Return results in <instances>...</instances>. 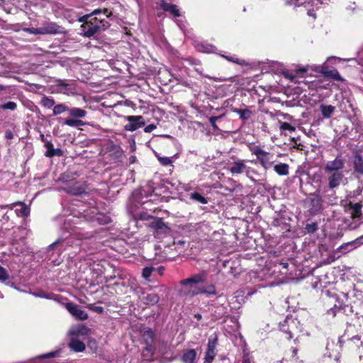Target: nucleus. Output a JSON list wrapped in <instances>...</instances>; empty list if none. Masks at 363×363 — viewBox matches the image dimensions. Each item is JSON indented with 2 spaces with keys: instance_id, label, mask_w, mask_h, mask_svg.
<instances>
[{
  "instance_id": "nucleus-1",
  "label": "nucleus",
  "mask_w": 363,
  "mask_h": 363,
  "mask_svg": "<svg viewBox=\"0 0 363 363\" xmlns=\"http://www.w3.org/2000/svg\"><path fill=\"white\" fill-rule=\"evenodd\" d=\"M115 291L127 293L133 290V293L138 297L140 304L144 306L155 305L159 301V296L156 294H148L142 286L133 287L135 279L126 271L115 269Z\"/></svg>"
},
{
  "instance_id": "nucleus-2",
  "label": "nucleus",
  "mask_w": 363,
  "mask_h": 363,
  "mask_svg": "<svg viewBox=\"0 0 363 363\" xmlns=\"http://www.w3.org/2000/svg\"><path fill=\"white\" fill-rule=\"evenodd\" d=\"M207 273L201 271L199 273L193 274L191 277L182 279L179 281V293L182 296L193 297L201 294L199 284L206 280Z\"/></svg>"
},
{
  "instance_id": "nucleus-3",
  "label": "nucleus",
  "mask_w": 363,
  "mask_h": 363,
  "mask_svg": "<svg viewBox=\"0 0 363 363\" xmlns=\"http://www.w3.org/2000/svg\"><path fill=\"white\" fill-rule=\"evenodd\" d=\"M98 13H99V11L95 10L92 14L83 17V18H85L86 20L81 26L80 33L82 35L89 38L94 36L100 29L104 28V20L99 19L93 15ZM79 21H82V18H80Z\"/></svg>"
},
{
  "instance_id": "nucleus-4",
  "label": "nucleus",
  "mask_w": 363,
  "mask_h": 363,
  "mask_svg": "<svg viewBox=\"0 0 363 363\" xmlns=\"http://www.w3.org/2000/svg\"><path fill=\"white\" fill-rule=\"evenodd\" d=\"M228 170L232 175L244 174L252 182H255L252 175L257 174L256 170L247 165V160L237 159L229 163Z\"/></svg>"
},
{
  "instance_id": "nucleus-5",
  "label": "nucleus",
  "mask_w": 363,
  "mask_h": 363,
  "mask_svg": "<svg viewBox=\"0 0 363 363\" xmlns=\"http://www.w3.org/2000/svg\"><path fill=\"white\" fill-rule=\"evenodd\" d=\"M248 148L251 153L256 156L257 160L264 169H268L272 166L274 162L272 153L266 152L260 146L252 144L248 145Z\"/></svg>"
},
{
  "instance_id": "nucleus-6",
  "label": "nucleus",
  "mask_w": 363,
  "mask_h": 363,
  "mask_svg": "<svg viewBox=\"0 0 363 363\" xmlns=\"http://www.w3.org/2000/svg\"><path fill=\"white\" fill-rule=\"evenodd\" d=\"M142 337L146 345L143 351L144 356H152L155 351V335L153 331L150 328H144L142 330Z\"/></svg>"
},
{
  "instance_id": "nucleus-7",
  "label": "nucleus",
  "mask_w": 363,
  "mask_h": 363,
  "mask_svg": "<svg viewBox=\"0 0 363 363\" xmlns=\"http://www.w3.org/2000/svg\"><path fill=\"white\" fill-rule=\"evenodd\" d=\"M345 160L338 155L333 160L328 161L324 167L325 172H342L345 167Z\"/></svg>"
},
{
  "instance_id": "nucleus-8",
  "label": "nucleus",
  "mask_w": 363,
  "mask_h": 363,
  "mask_svg": "<svg viewBox=\"0 0 363 363\" xmlns=\"http://www.w3.org/2000/svg\"><path fill=\"white\" fill-rule=\"evenodd\" d=\"M328 174V188L330 189H335L340 186L342 183L345 175L342 172H326Z\"/></svg>"
},
{
  "instance_id": "nucleus-9",
  "label": "nucleus",
  "mask_w": 363,
  "mask_h": 363,
  "mask_svg": "<svg viewBox=\"0 0 363 363\" xmlns=\"http://www.w3.org/2000/svg\"><path fill=\"white\" fill-rule=\"evenodd\" d=\"M128 123L125 125V129L128 131H134L145 125L143 117L141 116H128Z\"/></svg>"
},
{
  "instance_id": "nucleus-10",
  "label": "nucleus",
  "mask_w": 363,
  "mask_h": 363,
  "mask_svg": "<svg viewBox=\"0 0 363 363\" xmlns=\"http://www.w3.org/2000/svg\"><path fill=\"white\" fill-rule=\"evenodd\" d=\"M337 311H342V313L347 315H351L353 313V308L349 304H343L339 300L337 301V303L334 305V308H332L328 311L329 315L332 316L336 315Z\"/></svg>"
},
{
  "instance_id": "nucleus-11",
  "label": "nucleus",
  "mask_w": 363,
  "mask_h": 363,
  "mask_svg": "<svg viewBox=\"0 0 363 363\" xmlns=\"http://www.w3.org/2000/svg\"><path fill=\"white\" fill-rule=\"evenodd\" d=\"M65 307L67 310L76 318L82 320L88 318L87 313L82 310L80 306L69 302L66 303Z\"/></svg>"
},
{
  "instance_id": "nucleus-12",
  "label": "nucleus",
  "mask_w": 363,
  "mask_h": 363,
  "mask_svg": "<svg viewBox=\"0 0 363 363\" xmlns=\"http://www.w3.org/2000/svg\"><path fill=\"white\" fill-rule=\"evenodd\" d=\"M148 225L157 234H167L169 233V228L161 218L154 217Z\"/></svg>"
},
{
  "instance_id": "nucleus-13",
  "label": "nucleus",
  "mask_w": 363,
  "mask_h": 363,
  "mask_svg": "<svg viewBox=\"0 0 363 363\" xmlns=\"http://www.w3.org/2000/svg\"><path fill=\"white\" fill-rule=\"evenodd\" d=\"M217 344L216 338H210L208 341L207 350L205 354V363H211L216 355V346Z\"/></svg>"
},
{
  "instance_id": "nucleus-14",
  "label": "nucleus",
  "mask_w": 363,
  "mask_h": 363,
  "mask_svg": "<svg viewBox=\"0 0 363 363\" xmlns=\"http://www.w3.org/2000/svg\"><path fill=\"white\" fill-rule=\"evenodd\" d=\"M323 202L328 205H334L337 201V197L334 189H330L328 186L324 188L321 195H320Z\"/></svg>"
},
{
  "instance_id": "nucleus-15",
  "label": "nucleus",
  "mask_w": 363,
  "mask_h": 363,
  "mask_svg": "<svg viewBox=\"0 0 363 363\" xmlns=\"http://www.w3.org/2000/svg\"><path fill=\"white\" fill-rule=\"evenodd\" d=\"M362 244H363V235L352 242H349L342 245L337 248V251L342 253H347Z\"/></svg>"
},
{
  "instance_id": "nucleus-16",
  "label": "nucleus",
  "mask_w": 363,
  "mask_h": 363,
  "mask_svg": "<svg viewBox=\"0 0 363 363\" xmlns=\"http://www.w3.org/2000/svg\"><path fill=\"white\" fill-rule=\"evenodd\" d=\"M64 191L72 195H82L86 192L85 185L80 183H74L64 189Z\"/></svg>"
},
{
  "instance_id": "nucleus-17",
  "label": "nucleus",
  "mask_w": 363,
  "mask_h": 363,
  "mask_svg": "<svg viewBox=\"0 0 363 363\" xmlns=\"http://www.w3.org/2000/svg\"><path fill=\"white\" fill-rule=\"evenodd\" d=\"M62 29L61 26L55 23H47L43 27H40L42 35L60 33Z\"/></svg>"
},
{
  "instance_id": "nucleus-18",
  "label": "nucleus",
  "mask_w": 363,
  "mask_h": 363,
  "mask_svg": "<svg viewBox=\"0 0 363 363\" xmlns=\"http://www.w3.org/2000/svg\"><path fill=\"white\" fill-rule=\"evenodd\" d=\"M70 341L68 344V347L70 350L74 351L75 352H82L85 348V344L80 341L78 338H75L73 337H70Z\"/></svg>"
},
{
  "instance_id": "nucleus-19",
  "label": "nucleus",
  "mask_w": 363,
  "mask_h": 363,
  "mask_svg": "<svg viewBox=\"0 0 363 363\" xmlns=\"http://www.w3.org/2000/svg\"><path fill=\"white\" fill-rule=\"evenodd\" d=\"M89 329L82 325H79L73 327L69 332V335L75 338H78L80 335H86L89 333Z\"/></svg>"
},
{
  "instance_id": "nucleus-20",
  "label": "nucleus",
  "mask_w": 363,
  "mask_h": 363,
  "mask_svg": "<svg viewBox=\"0 0 363 363\" xmlns=\"http://www.w3.org/2000/svg\"><path fill=\"white\" fill-rule=\"evenodd\" d=\"M233 112L237 113L240 118L243 121L250 120L252 116L255 114V111H252L249 108H235L233 109Z\"/></svg>"
},
{
  "instance_id": "nucleus-21",
  "label": "nucleus",
  "mask_w": 363,
  "mask_h": 363,
  "mask_svg": "<svg viewBox=\"0 0 363 363\" xmlns=\"http://www.w3.org/2000/svg\"><path fill=\"white\" fill-rule=\"evenodd\" d=\"M160 6L164 11L169 12L175 17L181 16L179 9L177 5L162 1Z\"/></svg>"
},
{
  "instance_id": "nucleus-22",
  "label": "nucleus",
  "mask_w": 363,
  "mask_h": 363,
  "mask_svg": "<svg viewBox=\"0 0 363 363\" xmlns=\"http://www.w3.org/2000/svg\"><path fill=\"white\" fill-rule=\"evenodd\" d=\"M196 352L194 349L186 350L183 352L182 361L184 363H196Z\"/></svg>"
},
{
  "instance_id": "nucleus-23",
  "label": "nucleus",
  "mask_w": 363,
  "mask_h": 363,
  "mask_svg": "<svg viewBox=\"0 0 363 363\" xmlns=\"http://www.w3.org/2000/svg\"><path fill=\"white\" fill-rule=\"evenodd\" d=\"M317 194H315V197L311 200V209L314 212H318L322 208L323 200L320 195V191L318 190Z\"/></svg>"
},
{
  "instance_id": "nucleus-24",
  "label": "nucleus",
  "mask_w": 363,
  "mask_h": 363,
  "mask_svg": "<svg viewBox=\"0 0 363 363\" xmlns=\"http://www.w3.org/2000/svg\"><path fill=\"white\" fill-rule=\"evenodd\" d=\"M354 169L356 172L363 174V157L360 155H356L353 161Z\"/></svg>"
},
{
  "instance_id": "nucleus-25",
  "label": "nucleus",
  "mask_w": 363,
  "mask_h": 363,
  "mask_svg": "<svg viewBox=\"0 0 363 363\" xmlns=\"http://www.w3.org/2000/svg\"><path fill=\"white\" fill-rule=\"evenodd\" d=\"M289 167L285 163H279L274 166V171L281 176H286L289 174Z\"/></svg>"
},
{
  "instance_id": "nucleus-26",
  "label": "nucleus",
  "mask_w": 363,
  "mask_h": 363,
  "mask_svg": "<svg viewBox=\"0 0 363 363\" xmlns=\"http://www.w3.org/2000/svg\"><path fill=\"white\" fill-rule=\"evenodd\" d=\"M320 110L324 118H329L335 111V107L332 105H321Z\"/></svg>"
},
{
  "instance_id": "nucleus-27",
  "label": "nucleus",
  "mask_w": 363,
  "mask_h": 363,
  "mask_svg": "<svg viewBox=\"0 0 363 363\" xmlns=\"http://www.w3.org/2000/svg\"><path fill=\"white\" fill-rule=\"evenodd\" d=\"M197 49L200 52L206 53L215 52L216 50V48L215 46L206 43H201L198 44Z\"/></svg>"
},
{
  "instance_id": "nucleus-28",
  "label": "nucleus",
  "mask_w": 363,
  "mask_h": 363,
  "mask_svg": "<svg viewBox=\"0 0 363 363\" xmlns=\"http://www.w3.org/2000/svg\"><path fill=\"white\" fill-rule=\"evenodd\" d=\"M199 289L201 291V294H206V295H216V287L213 284H209L206 286H199Z\"/></svg>"
},
{
  "instance_id": "nucleus-29",
  "label": "nucleus",
  "mask_w": 363,
  "mask_h": 363,
  "mask_svg": "<svg viewBox=\"0 0 363 363\" xmlns=\"http://www.w3.org/2000/svg\"><path fill=\"white\" fill-rule=\"evenodd\" d=\"M13 205L21 207L20 209H17L16 211H19L22 216H28L30 214V208L24 203L19 201L14 203Z\"/></svg>"
},
{
  "instance_id": "nucleus-30",
  "label": "nucleus",
  "mask_w": 363,
  "mask_h": 363,
  "mask_svg": "<svg viewBox=\"0 0 363 363\" xmlns=\"http://www.w3.org/2000/svg\"><path fill=\"white\" fill-rule=\"evenodd\" d=\"M291 320L290 318H286L284 320L283 323H279V328L281 331H283L284 333H286V334L289 335V336L287 337V339L290 340L291 338H292V335H291V331L289 330V321Z\"/></svg>"
},
{
  "instance_id": "nucleus-31",
  "label": "nucleus",
  "mask_w": 363,
  "mask_h": 363,
  "mask_svg": "<svg viewBox=\"0 0 363 363\" xmlns=\"http://www.w3.org/2000/svg\"><path fill=\"white\" fill-rule=\"evenodd\" d=\"M69 114L72 117L84 118L86 116V111L79 108H72L69 111Z\"/></svg>"
},
{
  "instance_id": "nucleus-32",
  "label": "nucleus",
  "mask_w": 363,
  "mask_h": 363,
  "mask_svg": "<svg viewBox=\"0 0 363 363\" xmlns=\"http://www.w3.org/2000/svg\"><path fill=\"white\" fill-rule=\"evenodd\" d=\"M45 147L47 148V151L45 153V155L48 157H52L55 156V149L53 148V145L51 141L47 140L45 142Z\"/></svg>"
},
{
  "instance_id": "nucleus-33",
  "label": "nucleus",
  "mask_w": 363,
  "mask_h": 363,
  "mask_svg": "<svg viewBox=\"0 0 363 363\" xmlns=\"http://www.w3.org/2000/svg\"><path fill=\"white\" fill-rule=\"evenodd\" d=\"M40 104L43 106L50 108L55 105V101L52 98L43 96L41 99Z\"/></svg>"
},
{
  "instance_id": "nucleus-34",
  "label": "nucleus",
  "mask_w": 363,
  "mask_h": 363,
  "mask_svg": "<svg viewBox=\"0 0 363 363\" xmlns=\"http://www.w3.org/2000/svg\"><path fill=\"white\" fill-rule=\"evenodd\" d=\"M155 270V268L152 266L145 267L142 270V277L145 280H147L151 276L152 272Z\"/></svg>"
},
{
  "instance_id": "nucleus-35",
  "label": "nucleus",
  "mask_w": 363,
  "mask_h": 363,
  "mask_svg": "<svg viewBox=\"0 0 363 363\" xmlns=\"http://www.w3.org/2000/svg\"><path fill=\"white\" fill-rule=\"evenodd\" d=\"M220 55L222 57L226 59L229 62H232L233 63L240 65L245 64V60H240V59L236 57L235 56H228V55Z\"/></svg>"
},
{
  "instance_id": "nucleus-36",
  "label": "nucleus",
  "mask_w": 363,
  "mask_h": 363,
  "mask_svg": "<svg viewBox=\"0 0 363 363\" xmlns=\"http://www.w3.org/2000/svg\"><path fill=\"white\" fill-rule=\"evenodd\" d=\"M68 109L67 106L64 104H57L53 108V115L57 116L64 112H65Z\"/></svg>"
},
{
  "instance_id": "nucleus-37",
  "label": "nucleus",
  "mask_w": 363,
  "mask_h": 363,
  "mask_svg": "<svg viewBox=\"0 0 363 363\" xmlns=\"http://www.w3.org/2000/svg\"><path fill=\"white\" fill-rule=\"evenodd\" d=\"M190 197L193 200H195L202 204H206L208 202L207 199L204 196H203L201 194L197 192L191 194Z\"/></svg>"
},
{
  "instance_id": "nucleus-38",
  "label": "nucleus",
  "mask_w": 363,
  "mask_h": 363,
  "mask_svg": "<svg viewBox=\"0 0 363 363\" xmlns=\"http://www.w3.org/2000/svg\"><path fill=\"white\" fill-rule=\"evenodd\" d=\"M65 124L71 127H77L84 125V123L79 119H67L65 121Z\"/></svg>"
},
{
  "instance_id": "nucleus-39",
  "label": "nucleus",
  "mask_w": 363,
  "mask_h": 363,
  "mask_svg": "<svg viewBox=\"0 0 363 363\" xmlns=\"http://www.w3.org/2000/svg\"><path fill=\"white\" fill-rule=\"evenodd\" d=\"M0 108L3 110L14 111L17 108V104L14 101H9V102L1 104L0 106Z\"/></svg>"
},
{
  "instance_id": "nucleus-40",
  "label": "nucleus",
  "mask_w": 363,
  "mask_h": 363,
  "mask_svg": "<svg viewBox=\"0 0 363 363\" xmlns=\"http://www.w3.org/2000/svg\"><path fill=\"white\" fill-rule=\"evenodd\" d=\"M279 123L280 124L279 128L281 130H288L289 132H294L296 130L295 126L288 123L281 121H279Z\"/></svg>"
},
{
  "instance_id": "nucleus-41",
  "label": "nucleus",
  "mask_w": 363,
  "mask_h": 363,
  "mask_svg": "<svg viewBox=\"0 0 363 363\" xmlns=\"http://www.w3.org/2000/svg\"><path fill=\"white\" fill-rule=\"evenodd\" d=\"M157 158L160 164L163 166H169L172 164V160L169 157H161L160 155H157Z\"/></svg>"
},
{
  "instance_id": "nucleus-42",
  "label": "nucleus",
  "mask_w": 363,
  "mask_h": 363,
  "mask_svg": "<svg viewBox=\"0 0 363 363\" xmlns=\"http://www.w3.org/2000/svg\"><path fill=\"white\" fill-rule=\"evenodd\" d=\"M334 347V343L333 342H328L327 345H326V350H327V352L325 354V356H328V357H332L333 356H334V359L337 361L339 359V355L337 354H335V355H333L331 354V352H330V350H331Z\"/></svg>"
},
{
  "instance_id": "nucleus-43",
  "label": "nucleus",
  "mask_w": 363,
  "mask_h": 363,
  "mask_svg": "<svg viewBox=\"0 0 363 363\" xmlns=\"http://www.w3.org/2000/svg\"><path fill=\"white\" fill-rule=\"evenodd\" d=\"M349 344L354 343L356 345V347L359 348L362 346V342L361 341V337L359 335L353 336L351 338H348Z\"/></svg>"
},
{
  "instance_id": "nucleus-44",
  "label": "nucleus",
  "mask_w": 363,
  "mask_h": 363,
  "mask_svg": "<svg viewBox=\"0 0 363 363\" xmlns=\"http://www.w3.org/2000/svg\"><path fill=\"white\" fill-rule=\"evenodd\" d=\"M23 30L30 34L42 35V30H40V28H23Z\"/></svg>"
},
{
  "instance_id": "nucleus-45",
  "label": "nucleus",
  "mask_w": 363,
  "mask_h": 363,
  "mask_svg": "<svg viewBox=\"0 0 363 363\" xmlns=\"http://www.w3.org/2000/svg\"><path fill=\"white\" fill-rule=\"evenodd\" d=\"M86 308L92 311H94L99 314H101L104 312V308L101 306H95L94 304H88Z\"/></svg>"
},
{
  "instance_id": "nucleus-46",
  "label": "nucleus",
  "mask_w": 363,
  "mask_h": 363,
  "mask_svg": "<svg viewBox=\"0 0 363 363\" xmlns=\"http://www.w3.org/2000/svg\"><path fill=\"white\" fill-rule=\"evenodd\" d=\"M306 230L308 233H314L318 230V225L315 223H307Z\"/></svg>"
},
{
  "instance_id": "nucleus-47",
  "label": "nucleus",
  "mask_w": 363,
  "mask_h": 363,
  "mask_svg": "<svg viewBox=\"0 0 363 363\" xmlns=\"http://www.w3.org/2000/svg\"><path fill=\"white\" fill-rule=\"evenodd\" d=\"M311 67V66H307L306 67H303L302 69H299L297 70L298 72H306L308 70V68ZM323 67L322 66H314V67H311V69H313L315 72H323Z\"/></svg>"
},
{
  "instance_id": "nucleus-48",
  "label": "nucleus",
  "mask_w": 363,
  "mask_h": 363,
  "mask_svg": "<svg viewBox=\"0 0 363 363\" xmlns=\"http://www.w3.org/2000/svg\"><path fill=\"white\" fill-rule=\"evenodd\" d=\"M138 218L140 220H147L149 221V223L154 218L153 216H150V214L145 213V212H141L138 214Z\"/></svg>"
},
{
  "instance_id": "nucleus-49",
  "label": "nucleus",
  "mask_w": 363,
  "mask_h": 363,
  "mask_svg": "<svg viewBox=\"0 0 363 363\" xmlns=\"http://www.w3.org/2000/svg\"><path fill=\"white\" fill-rule=\"evenodd\" d=\"M221 118H222V116H212L209 118V123L213 130H218V127L216 125V121Z\"/></svg>"
},
{
  "instance_id": "nucleus-50",
  "label": "nucleus",
  "mask_w": 363,
  "mask_h": 363,
  "mask_svg": "<svg viewBox=\"0 0 363 363\" xmlns=\"http://www.w3.org/2000/svg\"><path fill=\"white\" fill-rule=\"evenodd\" d=\"M9 276L7 271L0 266V281H5L9 279Z\"/></svg>"
},
{
  "instance_id": "nucleus-51",
  "label": "nucleus",
  "mask_w": 363,
  "mask_h": 363,
  "mask_svg": "<svg viewBox=\"0 0 363 363\" xmlns=\"http://www.w3.org/2000/svg\"><path fill=\"white\" fill-rule=\"evenodd\" d=\"M351 208L353 210L354 213L356 215L361 214L362 212V205L359 203H356L352 205Z\"/></svg>"
},
{
  "instance_id": "nucleus-52",
  "label": "nucleus",
  "mask_w": 363,
  "mask_h": 363,
  "mask_svg": "<svg viewBox=\"0 0 363 363\" xmlns=\"http://www.w3.org/2000/svg\"><path fill=\"white\" fill-rule=\"evenodd\" d=\"M96 219L99 220L101 224L108 223L110 221L108 218L104 216L102 214H97Z\"/></svg>"
},
{
  "instance_id": "nucleus-53",
  "label": "nucleus",
  "mask_w": 363,
  "mask_h": 363,
  "mask_svg": "<svg viewBox=\"0 0 363 363\" xmlns=\"http://www.w3.org/2000/svg\"><path fill=\"white\" fill-rule=\"evenodd\" d=\"M114 150H115V159L117 157V158H121L120 159V162H123V159H122V155H123V152H122V150L121 149L120 147H117L116 145H115V147H114ZM116 162L115 161V163Z\"/></svg>"
},
{
  "instance_id": "nucleus-54",
  "label": "nucleus",
  "mask_w": 363,
  "mask_h": 363,
  "mask_svg": "<svg viewBox=\"0 0 363 363\" xmlns=\"http://www.w3.org/2000/svg\"><path fill=\"white\" fill-rule=\"evenodd\" d=\"M57 354V352H48L45 354L40 355V356L37 357L36 358L40 359H46V358H51V357H56Z\"/></svg>"
},
{
  "instance_id": "nucleus-55",
  "label": "nucleus",
  "mask_w": 363,
  "mask_h": 363,
  "mask_svg": "<svg viewBox=\"0 0 363 363\" xmlns=\"http://www.w3.org/2000/svg\"><path fill=\"white\" fill-rule=\"evenodd\" d=\"M33 296H35L36 297L45 298H48V299L50 298V295L46 294L43 291H40V292H38V293H33Z\"/></svg>"
},
{
  "instance_id": "nucleus-56",
  "label": "nucleus",
  "mask_w": 363,
  "mask_h": 363,
  "mask_svg": "<svg viewBox=\"0 0 363 363\" xmlns=\"http://www.w3.org/2000/svg\"><path fill=\"white\" fill-rule=\"evenodd\" d=\"M156 128V125L155 124H150L148 125H147L145 128H144V131L145 133H151L152 131H153Z\"/></svg>"
},
{
  "instance_id": "nucleus-57",
  "label": "nucleus",
  "mask_w": 363,
  "mask_h": 363,
  "mask_svg": "<svg viewBox=\"0 0 363 363\" xmlns=\"http://www.w3.org/2000/svg\"><path fill=\"white\" fill-rule=\"evenodd\" d=\"M5 137L7 139H12L13 138V134L11 130H7L5 133Z\"/></svg>"
},
{
  "instance_id": "nucleus-58",
  "label": "nucleus",
  "mask_w": 363,
  "mask_h": 363,
  "mask_svg": "<svg viewBox=\"0 0 363 363\" xmlns=\"http://www.w3.org/2000/svg\"><path fill=\"white\" fill-rule=\"evenodd\" d=\"M242 363H254L250 358H244Z\"/></svg>"
},
{
  "instance_id": "nucleus-59",
  "label": "nucleus",
  "mask_w": 363,
  "mask_h": 363,
  "mask_svg": "<svg viewBox=\"0 0 363 363\" xmlns=\"http://www.w3.org/2000/svg\"><path fill=\"white\" fill-rule=\"evenodd\" d=\"M60 180H62V182H67V181H68L67 176L66 174H62V175L60 177Z\"/></svg>"
},
{
  "instance_id": "nucleus-60",
  "label": "nucleus",
  "mask_w": 363,
  "mask_h": 363,
  "mask_svg": "<svg viewBox=\"0 0 363 363\" xmlns=\"http://www.w3.org/2000/svg\"><path fill=\"white\" fill-rule=\"evenodd\" d=\"M55 153H56V154H55V155L60 156V155H62V150L60 149H58V148L57 149H55Z\"/></svg>"
},
{
  "instance_id": "nucleus-61",
  "label": "nucleus",
  "mask_w": 363,
  "mask_h": 363,
  "mask_svg": "<svg viewBox=\"0 0 363 363\" xmlns=\"http://www.w3.org/2000/svg\"><path fill=\"white\" fill-rule=\"evenodd\" d=\"M283 116H284V118L286 119V120H291L292 118V117L289 114H287V113H284Z\"/></svg>"
},
{
  "instance_id": "nucleus-62",
  "label": "nucleus",
  "mask_w": 363,
  "mask_h": 363,
  "mask_svg": "<svg viewBox=\"0 0 363 363\" xmlns=\"http://www.w3.org/2000/svg\"><path fill=\"white\" fill-rule=\"evenodd\" d=\"M158 273L162 275L163 274V272L164 270V268L163 267H160L158 269Z\"/></svg>"
},
{
  "instance_id": "nucleus-63",
  "label": "nucleus",
  "mask_w": 363,
  "mask_h": 363,
  "mask_svg": "<svg viewBox=\"0 0 363 363\" xmlns=\"http://www.w3.org/2000/svg\"><path fill=\"white\" fill-rule=\"evenodd\" d=\"M194 317L198 320H201L202 318V315L200 313H196L194 315Z\"/></svg>"
},
{
  "instance_id": "nucleus-64",
  "label": "nucleus",
  "mask_w": 363,
  "mask_h": 363,
  "mask_svg": "<svg viewBox=\"0 0 363 363\" xmlns=\"http://www.w3.org/2000/svg\"><path fill=\"white\" fill-rule=\"evenodd\" d=\"M341 295L343 296V298H345V299H346V301H347V300H348V298H349L348 294H346V293H342V294H341Z\"/></svg>"
}]
</instances>
